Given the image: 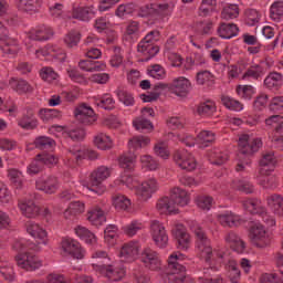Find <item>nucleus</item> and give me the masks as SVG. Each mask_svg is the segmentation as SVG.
Listing matches in <instances>:
<instances>
[{
	"mask_svg": "<svg viewBox=\"0 0 283 283\" xmlns=\"http://www.w3.org/2000/svg\"><path fill=\"white\" fill-rule=\"evenodd\" d=\"M240 15V8H238V4H229L223 8L221 12V18L226 19V21H229V19H238Z\"/></svg>",
	"mask_w": 283,
	"mask_h": 283,
	"instance_id": "49",
	"label": "nucleus"
},
{
	"mask_svg": "<svg viewBox=\"0 0 283 283\" xmlns=\"http://www.w3.org/2000/svg\"><path fill=\"white\" fill-rule=\"evenodd\" d=\"M85 211V203L81 201H72L69 208L64 211V218L70 220L72 216H81Z\"/></svg>",
	"mask_w": 283,
	"mask_h": 283,
	"instance_id": "38",
	"label": "nucleus"
},
{
	"mask_svg": "<svg viewBox=\"0 0 283 283\" xmlns=\"http://www.w3.org/2000/svg\"><path fill=\"white\" fill-rule=\"evenodd\" d=\"M136 160V155H123L119 157V167L132 171L134 169V163Z\"/></svg>",
	"mask_w": 283,
	"mask_h": 283,
	"instance_id": "55",
	"label": "nucleus"
},
{
	"mask_svg": "<svg viewBox=\"0 0 283 283\" xmlns=\"http://www.w3.org/2000/svg\"><path fill=\"white\" fill-rule=\"evenodd\" d=\"M117 96H118L120 103L126 105V107L134 106L135 101H134V95H132V93H129L125 90H119V91H117Z\"/></svg>",
	"mask_w": 283,
	"mask_h": 283,
	"instance_id": "61",
	"label": "nucleus"
},
{
	"mask_svg": "<svg viewBox=\"0 0 283 283\" xmlns=\"http://www.w3.org/2000/svg\"><path fill=\"white\" fill-rule=\"evenodd\" d=\"M150 233L156 247H159V249H165L169 244V235H167V230H165V226L160 221L153 220L150 222Z\"/></svg>",
	"mask_w": 283,
	"mask_h": 283,
	"instance_id": "9",
	"label": "nucleus"
},
{
	"mask_svg": "<svg viewBox=\"0 0 283 283\" xmlns=\"http://www.w3.org/2000/svg\"><path fill=\"white\" fill-rule=\"evenodd\" d=\"M34 145L36 147V149H52L53 147H55L56 142H54V139L48 137V136H40L38 138H35L34 140Z\"/></svg>",
	"mask_w": 283,
	"mask_h": 283,
	"instance_id": "46",
	"label": "nucleus"
},
{
	"mask_svg": "<svg viewBox=\"0 0 283 283\" xmlns=\"http://www.w3.org/2000/svg\"><path fill=\"white\" fill-rule=\"evenodd\" d=\"M62 249L64 253H69L75 260H83L85 258V250H83L80 242L73 239H64L62 241Z\"/></svg>",
	"mask_w": 283,
	"mask_h": 283,
	"instance_id": "14",
	"label": "nucleus"
},
{
	"mask_svg": "<svg viewBox=\"0 0 283 283\" xmlns=\"http://www.w3.org/2000/svg\"><path fill=\"white\" fill-rule=\"evenodd\" d=\"M262 147V139L253 138L249 135H242L239 138L238 164L235 171H247L251 167V156Z\"/></svg>",
	"mask_w": 283,
	"mask_h": 283,
	"instance_id": "2",
	"label": "nucleus"
},
{
	"mask_svg": "<svg viewBox=\"0 0 283 283\" xmlns=\"http://www.w3.org/2000/svg\"><path fill=\"white\" fill-rule=\"evenodd\" d=\"M192 231L197 238V249L202 260L209 266L205 269L203 275H211L213 271H218V264H222L224 252L220 248H211V240H209L205 230L199 226L192 228Z\"/></svg>",
	"mask_w": 283,
	"mask_h": 283,
	"instance_id": "1",
	"label": "nucleus"
},
{
	"mask_svg": "<svg viewBox=\"0 0 283 283\" xmlns=\"http://www.w3.org/2000/svg\"><path fill=\"white\" fill-rule=\"evenodd\" d=\"M0 50L6 56L13 57L19 54L21 46L19 45V41H17V39L10 38L7 34L6 36L0 38Z\"/></svg>",
	"mask_w": 283,
	"mask_h": 283,
	"instance_id": "13",
	"label": "nucleus"
},
{
	"mask_svg": "<svg viewBox=\"0 0 283 283\" xmlns=\"http://www.w3.org/2000/svg\"><path fill=\"white\" fill-rule=\"evenodd\" d=\"M140 262L149 271H163V261L160 254L151 248H145L140 253Z\"/></svg>",
	"mask_w": 283,
	"mask_h": 283,
	"instance_id": "8",
	"label": "nucleus"
},
{
	"mask_svg": "<svg viewBox=\"0 0 283 283\" xmlns=\"http://www.w3.org/2000/svg\"><path fill=\"white\" fill-rule=\"evenodd\" d=\"M218 6V0H202L199 7L200 17H209L210 12L216 10Z\"/></svg>",
	"mask_w": 283,
	"mask_h": 283,
	"instance_id": "47",
	"label": "nucleus"
},
{
	"mask_svg": "<svg viewBox=\"0 0 283 283\" xmlns=\"http://www.w3.org/2000/svg\"><path fill=\"white\" fill-rule=\"evenodd\" d=\"M27 232L35 240H40L38 244H48V231L39 226L34 221H28L25 223Z\"/></svg>",
	"mask_w": 283,
	"mask_h": 283,
	"instance_id": "17",
	"label": "nucleus"
},
{
	"mask_svg": "<svg viewBox=\"0 0 283 283\" xmlns=\"http://www.w3.org/2000/svg\"><path fill=\"white\" fill-rule=\"evenodd\" d=\"M238 32L240 29L233 23H221L218 28V34L221 39H233V36H238Z\"/></svg>",
	"mask_w": 283,
	"mask_h": 283,
	"instance_id": "30",
	"label": "nucleus"
},
{
	"mask_svg": "<svg viewBox=\"0 0 283 283\" xmlns=\"http://www.w3.org/2000/svg\"><path fill=\"white\" fill-rule=\"evenodd\" d=\"M196 140L199 147L205 149V147H209V145L216 142V134L211 130H201Z\"/></svg>",
	"mask_w": 283,
	"mask_h": 283,
	"instance_id": "36",
	"label": "nucleus"
},
{
	"mask_svg": "<svg viewBox=\"0 0 283 283\" xmlns=\"http://www.w3.org/2000/svg\"><path fill=\"white\" fill-rule=\"evenodd\" d=\"M241 272L238 268V263L235 261H229L228 263V277L230 282L238 283L240 282Z\"/></svg>",
	"mask_w": 283,
	"mask_h": 283,
	"instance_id": "48",
	"label": "nucleus"
},
{
	"mask_svg": "<svg viewBox=\"0 0 283 283\" xmlns=\"http://www.w3.org/2000/svg\"><path fill=\"white\" fill-rule=\"evenodd\" d=\"M191 153L181 149V150H176L174 153V160L180 169H185L186 171H193L197 167L196 159H189V164H185V160H187L189 157H191Z\"/></svg>",
	"mask_w": 283,
	"mask_h": 283,
	"instance_id": "15",
	"label": "nucleus"
},
{
	"mask_svg": "<svg viewBox=\"0 0 283 283\" xmlns=\"http://www.w3.org/2000/svg\"><path fill=\"white\" fill-rule=\"evenodd\" d=\"M54 35V32L50 27H39L38 29L33 30L29 34V39L32 41H48L49 39H52Z\"/></svg>",
	"mask_w": 283,
	"mask_h": 283,
	"instance_id": "26",
	"label": "nucleus"
},
{
	"mask_svg": "<svg viewBox=\"0 0 283 283\" xmlns=\"http://www.w3.org/2000/svg\"><path fill=\"white\" fill-rule=\"evenodd\" d=\"M43 169H45V166H43V161H41V156L36 155L28 166L27 171L30 176H36L41 174Z\"/></svg>",
	"mask_w": 283,
	"mask_h": 283,
	"instance_id": "43",
	"label": "nucleus"
},
{
	"mask_svg": "<svg viewBox=\"0 0 283 283\" xmlns=\"http://www.w3.org/2000/svg\"><path fill=\"white\" fill-rule=\"evenodd\" d=\"M39 116L43 123H50L54 118H61V112L54 108H42L39 112Z\"/></svg>",
	"mask_w": 283,
	"mask_h": 283,
	"instance_id": "42",
	"label": "nucleus"
},
{
	"mask_svg": "<svg viewBox=\"0 0 283 283\" xmlns=\"http://www.w3.org/2000/svg\"><path fill=\"white\" fill-rule=\"evenodd\" d=\"M112 200L115 209L118 211H127L132 207V201L124 195H113Z\"/></svg>",
	"mask_w": 283,
	"mask_h": 283,
	"instance_id": "39",
	"label": "nucleus"
},
{
	"mask_svg": "<svg viewBox=\"0 0 283 283\" xmlns=\"http://www.w3.org/2000/svg\"><path fill=\"white\" fill-rule=\"evenodd\" d=\"M261 167H269L271 170L275 168V165H277V158H275V153L270 151L263 154L262 159L260 160Z\"/></svg>",
	"mask_w": 283,
	"mask_h": 283,
	"instance_id": "52",
	"label": "nucleus"
},
{
	"mask_svg": "<svg viewBox=\"0 0 283 283\" xmlns=\"http://www.w3.org/2000/svg\"><path fill=\"white\" fill-rule=\"evenodd\" d=\"M282 83H283V75L282 73H277V72L270 73L264 80V85L268 90L277 91L280 90Z\"/></svg>",
	"mask_w": 283,
	"mask_h": 283,
	"instance_id": "33",
	"label": "nucleus"
},
{
	"mask_svg": "<svg viewBox=\"0 0 283 283\" xmlns=\"http://www.w3.org/2000/svg\"><path fill=\"white\" fill-rule=\"evenodd\" d=\"M184 260L182 254L172 253L168 258V265L166 268V275H172L171 280L175 283H196L191 276L185 275V266L181 263Z\"/></svg>",
	"mask_w": 283,
	"mask_h": 283,
	"instance_id": "4",
	"label": "nucleus"
},
{
	"mask_svg": "<svg viewBox=\"0 0 283 283\" xmlns=\"http://www.w3.org/2000/svg\"><path fill=\"white\" fill-rule=\"evenodd\" d=\"M234 188H237L239 191H243V193H253L255 190L252 184L247 180L234 181Z\"/></svg>",
	"mask_w": 283,
	"mask_h": 283,
	"instance_id": "64",
	"label": "nucleus"
},
{
	"mask_svg": "<svg viewBox=\"0 0 283 283\" xmlns=\"http://www.w3.org/2000/svg\"><path fill=\"white\" fill-rule=\"evenodd\" d=\"M94 145L97 149H102V151H107V149H112L114 147V142L112 140V137H109L105 133H98L94 137Z\"/></svg>",
	"mask_w": 283,
	"mask_h": 283,
	"instance_id": "32",
	"label": "nucleus"
},
{
	"mask_svg": "<svg viewBox=\"0 0 283 283\" xmlns=\"http://www.w3.org/2000/svg\"><path fill=\"white\" fill-rule=\"evenodd\" d=\"M12 85L19 94H30L34 92L32 85H30V83H28L25 80H14Z\"/></svg>",
	"mask_w": 283,
	"mask_h": 283,
	"instance_id": "50",
	"label": "nucleus"
},
{
	"mask_svg": "<svg viewBox=\"0 0 283 283\" xmlns=\"http://www.w3.org/2000/svg\"><path fill=\"white\" fill-rule=\"evenodd\" d=\"M217 220L221 227H229V229H233L242 224V219L240 218V216L231 211L217 214Z\"/></svg>",
	"mask_w": 283,
	"mask_h": 283,
	"instance_id": "18",
	"label": "nucleus"
},
{
	"mask_svg": "<svg viewBox=\"0 0 283 283\" xmlns=\"http://www.w3.org/2000/svg\"><path fill=\"white\" fill-rule=\"evenodd\" d=\"M157 191L158 181L155 178H150L142 182V185H139L138 187H136L135 193L138 200L147 202V200H149V198H151V196H154V193H156Z\"/></svg>",
	"mask_w": 283,
	"mask_h": 283,
	"instance_id": "10",
	"label": "nucleus"
},
{
	"mask_svg": "<svg viewBox=\"0 0 283 283\" xmlns=\"http://www.w3.org/2000/svg\"><path fill=\"white\" fill-rule=\"evenodd\" d=\"M209 158L212 165H224L229 160V154L214 149L209 153Z\"/></svg>",
	"mask_w": 283,
	"mask_h": 283,
	"instance_id": "44",
	"label": "nucleus"
},
{
	"mask_svg": "<svg viewBox=\"0 0 283 283\" xmlns=\"http://www.w3.org/2000/svg\"><path fill=\"white\" fill-rule=\"evenodd\" d=\"M172 235L176 238L179 249H189V233H187L185 226H176Z\"/></svg>",
	"mask_w": 283,
	"mask_h": 283,
	"instance_id": "25",
	"label": "nucleus"
},
{
	"mask_svg": "<svg viewBox=\"0 0 283 283\" xmlns=\"http://www.w3.org/2000/svg\"><path fill=\"white\" fill-rule=\"evenodd\" d=\"M196 205L203 211H209L213 205V197L210 196H198L196 198Z\"/></svg>",
	"mask_w": 283,
	"mask_h": 283,
	"instance_id": "56",
	"label": "nucleus"
},
{
	"mask_svg": "<svg viewBox=\"0 0 283 283\" xmlns=\"http://www.w3.org/2000/svg\"><path fill=\"white\" fill-rule=\"evenodd\" d=\"M170 198L175 205V209H178V207H187V205H189V195L182 188L175 187Z\"/></svg>",
	"mask_w": 283,
	"mask_h": 283,
	"instance_id": "24",
	"label": "nucleus"
},
{
	"mask_svg": "<svg viewBox=\"0 0 283 283\" xmlns=\"http://www.w3.org/2000/svg\"><path fill=\"white\" fill-rule=\"evenodd\" d=\"M112 176V169L106 166H99L90 175V182L92 187H101L107 178Z\"/></svg>",
	"mask_w": 283,
	"mask_h": 283,
	"instance_id": "16",
	"label": "nucleus"
},
{
	"mask_svg": "<svg viewBox=\"0 0 283 283\" xmlns=\"http://www.w3.org/2000/svg\"><path fill=\"white\" fill-rule=\"evenodd\" d=\"M158 39H160V32L155 30L147 33V35L138 43L137 51L146 56V61L154 59V56L160 52V48L156 45Z\"/></svg>",
	"mask_w": 283,
	"mask_h": 283,
	"instance_id": "5",
	"label": "nucleus"
},
{
	"mask_svg": "<svg viewBox=\"0 0 283 283\" xmlns=\"http://www.w3.org/2000/svg\"><path fill=\"white\" fill-rule=\"evenodd\" d=\"M73 19H78V21H90L94 17V7H78L73 9Z\"/></svg>",
	"mask_w": 283,
	"mask_h": 283,
	"instance_id": "34",
	"label": "nucleus"
},
{
	"mask_svg": "<svg viewBox=\"0 0 283 283\" xmlns=\"http://www.w3.org/2000/svg\"><path fill=\"white\" fill-rule=\"evenodd\" d=\"M92 266L96 273H99V275H103V277H106L109 282H120V280L125 277V269L123 268L97 263H93Z\"/></svg>",
	"mask_w": 283,
	"mask_h": 283,
	"instance_id": "7",
	"label": "nucleus"
},
{
	"mask_svg": "<svg viewBox=\"0 0 283 283\" xmlns=\"http://www.w3.org/2000/svg\"><path fill=\"white\" fill-rule=\"evenodd\" d=\"M157 209L161 213H178L171 197H164L157 202Z\"/></svg>",
	"mask_w": 283,
	"mask_h": 283,
	"instance_id": "35",
	"label": "nucleus"
},
{
	"mask_svg": "<svg viewBox=\"0 0 283 283\" xmlns=\"http://www.w3.org/2000/svg\"><path fill=\"white\" fill-rule=\"evenodd\" d=\"M151 143V139L147 136H137L133 137L128 142L129 149H140L143 147H147Z\"/></svg>",
	"mask_w": 283,
	"mask_h": 283,
	"instance_id": "45",
	"label": "nucleus"
},
{
	"mask_svg": "<svg viewBox=\"0 0 283 283\" xmlns=\"http://www.w3.org/2000/svg\"><path fill=\"white\" fill-rule=\"evenodd\" d=\"M148 74L151 78H156L157 81H163V78L167 76L165 69L160 64L153 65L151 69L148 70Z\"/></svg>",
	"mask_w": 283,
	"mask_h": 283,
	"instance_id": "62",
	"label": "nucleus"
},
{
	"mask_svg": "<svg viewBox=\"0 0 283 283\" xmlns=\"http://www.w3.org/2000/svg\"><path fill=\"white\" fill-rule=\"evenodd\" d=\"M224 241L230 245L231 250L237 253H244V249H247V243H244L234 231L228 232L224 237Z\"/></svg>",
	"mask_w": 283,
	"mask_h": 283,
	"instance_id": "23",
	"label": "nucleus"
},
{
	"mask_svg": "<svg viewBox=\"0 0 283 283\" xmlns=\"http://www.w3.org/2000/svg\"><path fill=\"white\" fill-rule=\"evenodd\" d=\"M39 7V0H19L18 8L22 12H32Z\"/></svg>",
	"mask_w": 283,
	"mask_h": 283,
	"instance_id": "59",
	"label": "nucleus"
},
{
	"mask_svg": "<svg viewBox=\"0 0 283 283\" xmlns=\"http://www.w3.org/2000/svg\"><path fill=\"white\" fill-rule=\"evenodd\" d=\"M140 253V245L136 242L125 243L119 252L120 258L125 260V262H134L138 254Z\"/></svg>",
	"mask_w": 283,
	"mask_h": 283,
	"instance_id": "20",
	"label": "nucleus"
},
{
	"mask_svg": "<svg viewBox=\"0 0 283 283\" xmlns=\"http://www.w3.org/2000/svg\"><path fill=\"white\" fill-rule=\"evenodd\" d=\"M140 36V23L132 21L127 27L124 34V40L128 43H136Z\"/></svg>",
	"mask_w": 283,
	"mask_h": 283,
	"instance_id": "28",
	"label": "nucleus"
},
{
	"mask_svg": "<svg viewBox=\"0 0 283 283\" xmlns=\"http://www.w3.org/2000/svg\"><path fill=\"white\" fill-rule=\"evenodd\" d=\"M168 90L172 92V94H176V96H185L189 94V90H191V82L186 77H178L172 81Z\"/></svg>",
	"mask_w": 283,
	"mask_h": 283,
	"instance_id": "19",
	"label": "nucleus"
},
{
	"mask_svg": "<svg viewBox=\"0 0 283 283\" xmlns=\"http://www.w3.org/2000/svg\"><path fill=\"white\" fill-rule=\"evenodd\" d=\"M269 207L276 216H283V197L280 195H271L266 198Z\"/></svg>",
	"mask_w": 283,
	"mask_h": 283,
	"instance_id": "37",
	"label": "nucleus"
},
{
	"mask_svg": "<svg viewBox=\"0 0 283 283\" xmlns=\"http://www.w3.org/2000/svg\"><path fill=\"white\" fill-rule=\"evenodd\" d=\"M75 233L78 235V238L84 240L86 244H96V234L90 231L87 228L78 226L75 228Z\"/></svg>",
	"mask_w": 283,
	"mask_h": 283,
	"instance_id": "40",
	"label": "nucleus"
},
{
	"mask_svg": "<svg viewBox=\"0 0 283 283\" xmlns=\"http://www.w3.org/2000/svg\"><path fill=\"white\" fill-rule=\"evenodd\" d=\"M197 112L200 116H213L216 104H213V102L202 103L198 106Z\"/></svg>",
	"mask_w": 283,
	"mask_h": 283,
	"instance_id": "57",
	"label": "nucleus"
},
{
	"mask_svg": "<svg viewBox=\"0 0 283 283\" xmlns=\"http://www.w3.org/2000/svg\"><path fill=\"white\" fill-rule=\"evenodd\" d=\"M221 103L224 105V107H227V109H231L232 112H242L244 109V105H242L240 101L227 95L221 96Z\"/></svg>",
	"mask_w": 283,
	"mask_h": 283,
	"instance_id": "41",
	"label": "nucleus"
},
{
	"mask_svg": "<svg viewBox=\"0 0 283 283\" xmlns=\"http://www.w3.org/2000/svg\"><path fill=\"white\" fill-rule=\"evenodd\" d=\"M133 125L134 127L137 129V130H147V132H151L154 129V124L145 118V117H137L134 122H133Z\"/></svg>",
	"mask_w": 283,
	"mask_h": 283,
	"instance_id": "54",
	"label": "nucleus"
},
{
	"mask_svg": "<svg viewBox=\"0 0 283 283\" xmlns=\"http://www.w3.org/2000/svg\"><path fill=\"white\" fill-rule=\"evenodd\" d=\"M242 207L245 209V211L256 216L264 213L265 210L260 199H245L242 201Z\"/></svg>",
	"mask_w": 283,
	"mask_h": 283,
	"instance_id": "29",
	"label": "nucleus"
},
{
	"mask_svg": "<svg viewBox=\"0 0 283 283\" xmlns=\"http://www.w3.org/2000/svg\"><path fill=\"white\" fill-rule=\"evenodd\" d=\"M75 118L82 125H94V123H96V114H94V109L85 104L75 108Z\"/></svg>",
	"mask_w": 283,
	"mask_h": 283,
	"instance_id": "12",
	"label": "nucleus"
},
{
	"mask_svg": "<svg viewBox=\"0 0 283 283\" xmlns=\"http://www.w3.org/2000/svg\"><path fill=\"white\" fill-rule=\"evenodd\" d=\"M115 104L114 98L107 94L96 99L97 107H102V109H114Z\"/></svg>",
	"mask_w": 283,
	"mask_h": 283,
	"instance_id": "58",
	"label": "nucleus"
},
{
	"mask_svg": "<svg viewBox=\"0 0 283 283\" xmlns=\"http://www.w3.org/2000/svg\"><path fill=\"white\" fill-rule=\"evenodd\" d=\"M19 127L22 129H36L39 127V119L34 117V111L30 107H27V114L22 115V117L18 120Z\"/></svg>",
	"mask_w": 283,
	"mask_h": 283,
	"instance_id": "22",
	"label": "nucleus"
},
{
	"mask_svg": "<svg viewBox=\"0 0 283 283\" xmlns=\"http://www.w3.org/2000/svg\"><path fill=\"white\" fill-rule=\"evenodd\" d=\"M87 220L94 227H101V226L105 224V222H107L105 212L98 207H95L91 211H88Z\"/></svg>",
	"mask_w": 283,
	"mask_h": 283,
	"instance_id": "31",
	"label": "nucleus"
},
{
	"mask_svg": "<svg viewBox=\"0 0 283 283\" xmlns=\"http://www.w3.org/2000/svg\"><path fill=\"white\" fill-rule=\"evenodd\" d=\"M81 42V32L71 31L64 36V43L69 48H76Z\"/></svg>",
	"mask_w": 283,
	"mask_h": 283,
	"instance_id": "53",
	"label": "nucleus"
},
{
	"mask_svg": "<svg viewBox=\"0 0 283 283\" xmlns=\"http://www.w3.org/2000/svg\"><path fill=\"white\" fill-rule=\"evenodd\" d=\"M14 251H18V255H15V262L20 269H24V271H36V269H41L43 263L39 258L34 254L28 253V251H39V248L34 243H23V241H15L13 243Z\"/></svg>",
	"mask_w": 283,
	"mask_h": 283,
	"instance_id": "3",
	"label": "nucleus"
},
{
	"mask_svg": "<svg viewBox=\"0 0 283 283\" xmlns=\"http://www.w3.org/2000/svg\"><path fill=\"white\" fill-rule=\"evenodd\" d=\"M35 189L44 193H56L59 191V178L53 175L42 176L35 181Z\"/></svg>",
	"mask_w": 283,
	"mask_h": 283,
	"instance_id": "11",
	"label": "nucleus"
},
{
	"mask_svg": "<svg viewBox=\"0 0 283 283\" xmlns=\"http://www.w3.org/2000/svg\"><path fill=\"white\" fill-rule=\"evenodd\" d=\"M69 154L75 163L83 160V158H87V160H98V153L93 149H82L81 147H75L69 150Z\"/></svg>",
	"mask_w": 283,
	"mask_h": 283,
	"instance_id": "21",
	"label": "nucleus"
},
{
	"mask_svg": "<svg viewBox=\"0 0 283 283\" xmlns=\"http://www.w3.org/2000/svg\"><path fill=\"white\" fill-rule=\"evenodd\" d=\"M270 17L273 21L283 19V1H275L270 8Z\"/></svg>",
	"mask_w": 283,
	"mask_h": 283,
	"instance_id": "51",
	"label": "nucleus"
},
{
	"mask_svg": "<svg viewBox=\"0 0 283 283\" xmlns=\"http://www.w3.org/2000/svg\"><path fill=\"white\" fill-rule=\"evenodd\" d=\"M154 151L156 156H159V158H164V160H167L169 158V149L167 146V143L159 142L155 145Z\"/></svg>",
	"mask_w": 283,
	"mask_h": 283,
	"instance_id": "63",
	"label": "nucleus"
},
{
	"mask_svg": "<svg viewBox=\"0 0 283 283\" xmlns=\"http://www.w3.org/2000/svg\"><path fill=\"white\" fill-rule=\"evenodd\" d=\"M250 240L258 249H266L271 245V235L264 229V226L255 223L250 228Z\"/></svg>",
	"mask_w": 283,
	"mask_h": 283,
	"instance_id": "6",
	"label": "nucleus"
},
{
	"mask_svg": "<svg viewBox=\"0 0 283 283\" xmlns=\"http://www.w3.org/2000/svg\"><path fill=\"white\" fill-rule=\"evenodd\" d=\"M237 93L241 98L251 101V98H253V94H255V88H253L251 85L238 86Z\"/></svg>",
	"mask_w": 283,
	"mask_h": 283,
	"instance_id": "60",
	"label": "nucleus"
},
{
	"mask_svg": "<svg viewBox=\"0 0 283 283\" xmlns=\"http://www.w3.org/2000/svg\"><path fill=\"white\" fill-rule=\"evenodd\" d=\"M19 209L25 218H36L41 213V209L32 200L20 202Z\"/></svg>",
	"mask_w": 283,
	"mask_h": 283,
	"instance_id": "27",
	"label": "nucleus"
}]
</instances>
